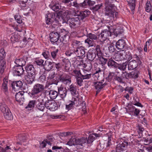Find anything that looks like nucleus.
<instances>
[{"mask_svg":"<svg viewBox=\"0 0 152 152\" xmlns=\"http://www.w3.org/2000/svg\"><path fill=\"white\" fill-rule=\"evenodd\" d=\"M46 23L48 25H51L50 28H55L56 26L58 24L64 25L67 23L68 24V20L67 18L59 17V16L55 17V15L53 14H48L46 15Z\"/></svg>","mask_w":152,"mask_h":152,"instance_id":"1","label":"nucleus"},{"mask_svg":"<svg viewBox=\"0 0 152 152\" xmlns=\"http://www.w3.org/2000/svg\"><path fill=\"white\" fill-rule=\"evenodd\" d=\"M59 76V80H55V79H52L51 82L49 84V85L52 84L59 85L62 86V84L61 83H63L65 85L72 86V84H71V81L70 79L69 78L65 79L63 76V74L60 75Z\"/></svg>","mask_w":152,"mask_h":152,"instance_id":"2","label":"nucleus"},{"mask_svg":"<svg viewBox=\"0 0 152 152\" xmlns=\"http://www.w3.org/2000/svg\"><path fill=\"white\" fill-rule=\"evenodd\" d=\"M109 34L110 37L114 38V29L112 26H111L109 28V31L107 29L102 31L99 35V37L102 41H104L107 39Z\"/></svg>","mask_w":152,"mask_h":152,"instance_id":"3","label":"nucleus"},{"mask_svg":"<svg viewBox=\"0 0 152 152\" xmlns=\"http://www.w3.org/2000/svg\"><path fill=\"white\" fill-rule=\"evenodd\" d=\"M115 67L118 68V69L124 70L126 67L127 63H122L120 55L118 53L115 54Z\"/></svg>","mask_w":152,"mask_h":152,"instance_id":"4","label":"nucleus"},{"mask_svg":"<svg viewBox=\"0 0 152 152\" xmlns=\"http://www.w3.org/2000/svg\"><path fill=\"white\" fill-rule=\"evenodd\" d=\"M45 107L51 111H54L57 110L58 106L54 100H48L45 103Z\"/></svg>","mask_w":152,"mask_h":152,"instance_id":"5","label":"nucleus"},{"mask_svg":"<svg viewBox=\"0 0 152 152\" xmlns=\"http://www.w3.org/2000/svg\"><path fill=\"white\" fill-rule=\"evenodd\" d=\"M87 37L88 38L85 40V42L87 43L89 46H93L95 44V41L98 39L97 35L90 33L88 35Z\"/></svg>","mask_w":152,"mask_h":152,"instance_id":"6","label":"nucleus"},{"mask_svg":"<svg viewBox=\"0 0 152 152\" xmlns=\"http://www.w3.org/2000/svg\"><path fill=\"white\" fill-rule=\"evenodd\" d=\"M62 2L65 4L67 6L70 7L72 5L77 8H79L80 7L82 8H85L86 6V5L84 4L83 2L78 4L76 1L73 2V4L70 2V0H63Z\"/></svg>","mask_w":152,"mask_h":152,"instance_id":"7","label":"nucleus"},{"mask_svg":"<svg viewBox=\"0 0 152 152\" xmlns=\"http://www.w3.org/2000/svg\"><path fill=\"white\" fill-rule=\"evenodd\" d=\"M114 0H106L105 6L106 9L108 10L109 11V13H110L111 16H113L114 11L113 4H112Z\"/></svg>","mask_w":152,"mask_h":152,"instance_id":"8","label":"nucleus"},{"mask_svg":"<svg viewBox=\"0 0 152 152\" xmlns=\"http://www.w3.org/2000/svg\"><path fill=\"white\" fill-rule=\"evenodd\" d=\"M73 52L78 57L84 58L85 57V51L84 48L80 46L73 50Z\"/></svg>","mask_w":152,"mask_h":152,"instance_id":"9","label":"nucleus"},{"mask_svg":"<svg viewBox=\"0 0 152 152\" xmlns=\"http://www.w3.org/2000/svg\"><path fill=\"white\" fill-rule=\"evenodd\" d=\"M23 83L21 81H12L8 80L7 79H4L3 80L2 86H23Z\"/></svg>","mask_w":152,"mask_h":152,"instance_id":"10","label":"nucleus"},{"mask_svg":"<svg viewBox=\"0 0 152 152\" xmlns=\"http://www.w3.org/2000/svg\"><path fill=\"white\" fill-rule=\"evenodd\" d=\"M80 20L78 17L73 18L68 20V24L72 28L78 26L80 24Z\"/></svg>","mask_w":152,"mask_h":152,"instance_id":"11","label":"nucleus"},{"mask_svg":"<svg viewBox=\"0 0 152 152\" xmlns=\"http://www.w3.org/2000/svg\"><path fill=\"white\" fill-rule=\"evenodd\" d=\"M13 73L15 75L20 76L23 75L24 70L22 66H15L13 68Z\"/></svg>","mask_w":152,"mask_h":152,"instance_id":"12","label":"nucleus"},{"mask_svg":"<svg viewBox=\"0 0 152 152\" xmlns=\"http://www.w3.org/2000/svg\"><path fill=\"white\" fill-rule=\"evenodd\" d=\"M50 41L53 43L56 42L60 37L58 31L52 32L50 33Z\"/></svg>","mask_w":152,"mask_h":152,"instance_id":"13","label":"nucleus"},{"mask_svg":"<svg viewBox=\"0 0 152 152\" xmlns=\"http://www.w3.org/2000/svg\"><path fill=\"white\" fill-rule=\"evenodd\" d=\"M25 69L27 72L28 75H33V77L35 75L34 68L33 65L31 64H28L25 67Z\"/></svg>","mask_w":152,"mask_h":152,"instance_id":"14","label":"nucleus"},{"mask_svg":"<svg viewBox=\"0 0 152 152\" xmlns=\"http://www.w3.org/2000/svg\"><path fill=\"white\" fill-rule=\"evenodd\" d=\"M115 26V35L117 37L118 35L122 34L124 32V30L122 25L120 24H118L117 23V24Z\"/></svg>","mask_w":152,"mask_h":152,"instance_id":"15","label":"nucleus"},{"mask_svg":"<svg viewBox=\"0 0 152 152\" xmlns=\"http://www.w3.org/2000/svg\"><path fill=\"white\" fill-rule=\"evenodd\" d=\"M24 92L23 91H19L18 93H17L15 95V99L16 101L20 104H23L24 100L23 96Z\"/></svg>","mask_w":152,"mask_h":152,"instance_id":"16","label":"nucleus"},{"mask_svg":"<svg viewBox=\"0 0 152 152\" xmlns=\"http://www.w3.org/2000/svg\"><path fill=\"white\" fill-rule=\"evenodd\" d=\"M38 101L39 102L36 104V107L39 110L43 111L45 109V102L41 98H39Z\"/></svg>","mask_w":152,"mask_h":152,"instance_id":"17","label":"nucleus"},{"mask_svg":"<svg viewBox=\"0 0 152 152\" xmlns=\"http://www.w3.org/2000/svg\"><path fill=\"white\" fill-rule=\"evenodd\" d=\"M28 57L26 56H23L22 58L16 59L15 63L18 66H23L25 65L26 61L27 60Z\"/></svg>","mask_w":152,"mask_h":152,"instance_id":"18","label":"nucleus"},{"mask_svg":"<svg viewBox=\"0 0 152 152\" xmlns=\"http://www.w3.org/2000/svg\"><path fill=\"white\" fill-rule=\"evenodd\" d=\"M128 143L127 142L120 143L117 145L116 148V152H121L124 150L126 146H127Z\"/></svg>","mask_w":152,"mask_h":152,"instance_id":"19","label":"nucleus"},{"mask_svg":"<svg viewBox=\"0 0 152 152\" xmlns=\"http://www.w3.org/2000/svg\"><path fill=\"white\" fill-rule=\"evenodd\" d=\"M44 86H34L31 91L32 95L38 94L42 91L44 89Z\"/></svg>","mask_w":152,"mask_h":152,"instance_id":"20","label":"nucleus"},{"mask_svg":"<svg viewBox=\"0 0 152 152\" xmlns=\"http://www.w3.org/2000/svg\"><path fill=\"white\" fill-rule=\"evenodd\" d=\"M87 57L90 61H93L96 57V54L95 53L94 50H92V49L89 50L87 53Z\"/></svg>","mask_w":152,"mask_h":152,"instance_id":"21","label":"nucleus"},{"mask_svg":"<svg viewBox=\"0 0 152 152\" xmlns=\"http://www.w3.org/2000/svg\"><path fill=\"white\" fill-rule=\"evenodd\" d=\"M115 4L116 5V6H115V16L116 19H115V20H116L117 19H119L120 18V16L118 13V10L120 8V4L118 2L116 1H115Z\"/></svg>","mask_w":152,"mask_h":152,"instance_id":"22","label":"nucleus"},{"mask_svg":"<svg viewBox=\"0 0 152 152\" xmlns=\"http://www.w3.org/2000/svg\"><path fill=\"white\" fill-rule=\"evenodd\" d=\"M129 113L132 115L137 116L140 113V110L135 108V107L132 106L129 109Z\"/></svg>","mask_w":152,"mask_h":152,"instance_id":"23","label":"nucleus"},{"mask_svg":"<svg viewBox=\"0 0 152 152\" xmlns=\"http://www.w3.org/2000/svg\"><path fill=\"white\" fill-rule=\"evenodd\" d=\"M35 78V75H34V77H33V75L29 76L28 75L26 77L24 81L25 82L26 85L31 84L34 81V80Z\"/></svg>","mask_w":152,"mask_h":152,"instance_id":"24","label":"nucleus"},{"mask_svg":"<svg viewBox=\"0 0 152 152\" xmlns=\"http://www.w3.org/2000/svg\"><path fill=\"white\" fill-rule=\"evenodd\" d=\"M6 61L4 59H0V73L2 74L6 67Z\"/></svg>","mask_w":152,"mask_h":152,"instance_id":"25","label":"nucleus"},{"mask_svg":"<svg viewBox=\"0 0 152 152\" xmlns=\"http://www.w3.org/2000/svg\"><path fill=\"white\" fill-rule=\"evenodd\" d=\"M116 48L118 50L123 49L124 46V42L123 40L119 39L116 43Z\"/></svg>","mask_w":152,"mask_h":152,"instance_id":"26","label":"nucleus"},{"mask_svg":"<svg viewBox=\"0 0 152 152\" xmlns=\"http://www.w3.org/2000/svg\"><path fill=\"white\" fill-rule=\"evenodd\" d=\"M50 7L53 10L55 11H58L61 8V6L60 3L58 2H56L53 5H50Z\"/></svg>","mask_w":152,"mask_h":152,"instance_id":"27","label":"nucleus"},{"mask_svg":"<svg viewBox=\"0 0 152 152\" xmlns=\"http://www.w3.org/2000/svg\"><path fill=\"white\" fill-rule=\"evenodd\" d=\"M58 93L62 96L63 97L66 96L67 91L66 88H64L62 86H61L58 87Z\"/></svg>","mask_w":152,"mask_h":152,"instance_id":"28","label":"nucleus"},{"mask_svg":"<svg viewBox=\"0 0 152 152\" xmlns=\"http://www.w3.org/2000/svg\"><path fill=\"white\" fill-rule=\"evenodd\" d=\"M87 138H76V145H79L83 146L87 141Z\"/></svg>","mask_w":152,"mask_h":152,"instance_id":"29","label":"nucleus"},{"mask_svg":"<svg viewBox=\"0 0 152 152\" xmlns=\"http://www.w3.org/2000/svg\"><path fill=\"white\" fill-rule=\"evenodd\" d=\"M52 63L51 62H48V61H45L43 66L44 68L47 71L50 70L53 68V65L52 64Z\"/></svg>","mask_w":152,"mask_h":152,"instance_id":"30","label":"nucleus"},{"mask_svg":"<svg viewBox=\"0 0 152 152\" xmlns=\"http://www.w3.org/2000/svg\"><path fill=\"white\" fill-rule=\"evenodd\" d=\"M137 67V62L135 61H130L128 64V69L129 70H133Z\"/></svg>","mask_w":152,"mask_h":152,"instance_id":"31","label":"nucleus"},{"mask_svg":"<svg viewBox=\"0 0 152 152\" xmlns=\"http://www.w3.org/2000/svg\"><path fill=\"white\" fill-rule=\"evenodd\" d=\"M82 43L80 41L75 39L72 40V46L74 49L78 47H80L82 45Z\"/></svg>","mask_w":152,"mask_h":152,"instance_id":"32","label":"nucleus"},{"mask_svg":"<svg viewBox=\"0 0 152 152\" xmlns=\"http://www.w3.org/2000/svg\"><path fill=\"white\" fill-rule=\"evenodd\" d=\"M70 90L72 94L73 95H75V96L76 97H78V92L77 90L76 86H70Z\"/></svg>","mask_w":152,"mask_h":152,"instance_id":"33","label":"nucleus"},{"mask_svg":"<svg viewBox=\"0 0 152 152\" xmlns=\"http://www.w3.org/2000/svg\"><path fill=\"white\" fill-rule=\"evenodd\" d=\"M0 110L3 114L10 111L8 107L4 103L1 104L0 105Z\"/></svg>","mask_w":152,"mask_h":152,"instance_id":"34","label":"nucleus"},{"mask_svg":"<svg viewBox=\"0 0 152 152\" xmlns=\"http://www.w3.org/2000/svg\"><path fill=\"white\" fill-rule=\"evenodd\" d=\"M76 138L72 137L68 141L66 144L70 146L76 145Z\"/></svg>","mask_w":152,"mask_h":152,"instance_id":"35","label":"nucleus"},{"mask_svg":"<svg viewBox=\"0 0 152 152\" xmlns=\"http://www.w3.org/2000/svg\"><path fill=\"white\" fill-rule=\"evenodd\" d=\"M58 32L59 34L60 37L66 36L68 33V31H66L64 29H61L59 28L58 29Z\"/></svg>","mask_w":152,"mask_h":152,"instance_id":"36","label":"nucleus"},{"mask_svg":"<svg viewBox=\"0 0 152 152\" xmlns=\"http://www.w3.org/2000/svg\"><path fill=\"white\" fill-rule=\"evenodd\" d=\"M4 116L5 118L8 120H12L13 118V116L12 113L10 111L4 114Z\"/></svg>","mask_w":152,"mask_h":152,"instance_id":"37","label":"nucleus"},{"mask_svg":"<svg viewBox=\"0 0 152 152\" xmlns=\"http://www.w3.org/2000/svg\"><path fill=\"white\" fill-rule=\"evenodd\" d=\"M129 4L132 11L134 10L135 8V0H126Z\"/></svg>","mask_w":152,"mask_h":152,"instance_id":"38","label":"nucleus"},{"mask_svg":"<svg viewBox=\"0 0 152 152\" xmlns=\"http://www.w3.org/2000/svg\"><path fill=\"white\" fill-rule=\"evenodd\" d=\"M51 99H55L58 95V92L56 91H50L49 93Z\"/></svg>","mask_w":152,"mask_h":152,"instance_id":"39","label":"nucleus"},{"mask_svg":"<svg viewBox=\"0 0 152 152\" xmlns=\"http://www.w3.org/2000/svg\"><path fill=\"white\" fill-rule=\"evenodd\" d=\"M92 50H94L95 53L97 55L98 58L101 56L102 52L100 50V46L99 45L96 46L95 49Z\"/></svg>","mask_w":152,"mask_h":152,"instance_id":"40","label":"nucleus"},{"mask_svg":"<svg viewBox=\"0 0 152 152\" xmlns=\"http://www.w3.org/2000/svg\"><path fill=\"white\" fill-rule=\"evenodd\" d=\"M85 12H86L85 11L80 12L79 14H78L77 15L78 17H77L79 18V20H80V19L83 20L87 16L88 14L87 12H86V13H85Z\"/></svg>","mask_w":152,"mask_h":152,"instance_id":"41","label":"nucleus"},{"mask_svg":"<svg viewBox=\"0 0 152 152\" xmlns=\"http://www.w3.org/2000/svg\"><path fill=\"white\" fill-rule=\"evenodd\" d=\"M69 104H66V109L68 110H69L72 109L73 107L74 106V105H75V102L72 103V102L71 101H69Z\"/></svg>","mask_w":152,"mask_h":152,"instance_id":"42","label":"nucleus"},{"mask_svg":"<svg viewBox=\"0 0 152 152\" xmlns=\"http://www.w3.org/2000/svg\"><path fill=\"white\" fill-rule=\"evenodd\" d=\"M95 139V137L93 135L90 134L89 135L88 139L87 140V143L90 144L92 143Z\"/></svg>","mask_w":152,"mask_h":152,"instance_id":"43","label":"nucleus"},{"mask_svg":"<svg viewBox=\"0 0 152 152\" xmlns=\"http://www.w3.org/2000/svg\"><path fill=\"white\" fill-rule=\"evenodd\" d=\"M151 6L150 1H147L146 4L145 10L146 12H149L151 10Z\"/></svg>","mask_w":152,"mask_h":152,"instance_id":"44","label":"nucleus"},{"mask_svg":"<svg viewBox=\"0 0 152 152\" xmlns=\"http://www.w3.org/2000/svg\"><path fill=\"white\" fill-rule=\"evenodd\" d=\"M36 64L40 66H44V60L42 59H36L35 61Z\"/></svg>","mask_w":152,"mask_h":152,"instance_id":"45","label":"nucleus"},{"mask_svg":"<svg viewBox=\"0 0 152 152\" xmlns=\"http://www.w3.org/2000/svg\"><path fill=\"white\" fill-rule=\"evenodd\" d=\"M37 104V103H36V101L35 100H33L30 101L28 104V105L26 106V108L28 107H33L34 106L35 104Z\"/></svg>","mask_w":152,"mask_h":152,"instance_id":"46","label":"nucleus"},{"mask_svg":"<svg viewBox=\"0 0 152 152\" xmlns=\"http://www.w3.org/2000/svg\"><path fill=\"white\" fill-rule=\"evenodd\" d=\"M6 54L4 50L1 48L0 50V59H4Z\"/></svg>","mask_w":152,"mask_h":152,"instance_id":"47","label":"nucleus"},{"mask_svg":"<svg viewBox=\"0 0 152 152\" xmlns=\"http://www.w3.org/2000/svg\"><path fill=\"white\" fill-rule=\"evenodd\" d=\"M58 50V49H57L51 52V55L53 59H56V58Z\"/></svg>","mask_w":152,"mask_h":152,"instance_id":"48","label":"nucleus"},{"mask_svg":"<svg viewBox=\"0 0 152 152\" xmlns=\"http://www.w3.org/2000/svg\"><path fill=\"white\" fill-rule=\"evenodd\" d=\"M11 42L12 43L18 41V36L16 34H15L12 36L10 38Z\"/></svg>","mask_w":152,"mask_h":152,"instance_id":"49","label":"nucleus"},{"mask_svg":"<svg viewBox=\"0 0 152 152\" xmlns=\"http://www.w3.org/2000/svg\"><path fill=\"white\" fill-rule=\"evenodd\" d=\"M46 143L50 145H51L52 144L50 142V141H48L47 140H45L40 144V146L43 148L46 146Z\"/></svg>","mask_w":152,"mask_h":152,"instance_id":"50","label":"nucleus"},{"mask_svg":"<svg viewBox=\"0 0 152 152\" xmlns=\"http://www.w3.org/2000/svg\"><path fill=\"white\" fill-rule=\"evenodd\" d=\"M1 146H2L1 144H0V152H6L7 150L11 149L10 146H7L5 148H3Z\"/></svg>","mask_w":152,"mask_h":152,"instance_id":"51","label":"nucleus"},{"mask_svg":"<svg viewBox=\"0 0 152 152\" xmlns=\"http://www.w3.org/2000/svg\"><path fill=\"white\" fill-rule=\"evenodd\" d=\"M139 130L138 131L139 135L140 137H142L143 136L142 134V132H145V131H144V128L142 127L141 126H139L138 127Z\"/></svg>","mask_w":152,"mask_h":152,"instance_id":"52","label":"nucleus"},{"mask_svg":"<svg viewBox=\"0 0 152 152\" xmlns=\"http://www.w3.org/2000/svg\"><path fill=\"white\" fill-rule=\"evenodd\" d=\"M108 65L111 68H113L114 67V61L112 58L109 59L108 63Z\"/></svg>","mask_w":152,"mask_h":152,"instance_id":"53","label":"nucleus"},{"mask_svg":"<svg viewBox=\"0 0 152 152\" xmlns=\"http://www.w3.org/2000/svg\"><path fill=\"white\" fill-rule=\"evenodd\" d=\"M99 63L102 64V66L104 65L106 63L107 61V60L103 58V57H99Z\"/></svg>","mask_w":152,"mask_h":152,"instance_id":"54","label":"nucleus"},{"mask_svg":"<svg viewBox=\"0 0 152 152\" xmlns=\"http://www.w3.org/2000/svg\"><path fill=\"white\" fill-rule=\"evenodd\" d=\"M144 143L145 145H148L152 142V139L151 138L144 139Z\"/></svg>","mask_w":152,"mask_h":152,"instance_id":"55","label":"nucleus"},{"mask_svg":"<svg viewBox=\"0 0 152 152\" xmlns=\"http://www.w3.org/2000/svg\"><path fill=\"white\" fill-rule=\"evenodd\" d=\"M14 18L15 19L18 23L19 24H20L22 23V19L19 15H15L14 16Z\"/></svg>","mask_w":152,"mask_h":152,"instance_id":"56","label":"nucleus"},{"mask_svg":"<svg viewBox=\"0 0 152 152\" xmlns=\"http://www.w3.org/2000/svg\"><path fill=\"white\" fill-rule=\"evenodd\" d=\"M60 41L64 44L66 43L68 41V38H66V36H62L61 37Z\"/></svg>","mask_w":152,"mask_h":152,"instance_id":"57","label":"nucleus"},{"mask_svg":"<svg viewBox=\"0 0 152 152\" xmlns=\"http://www.w3.org/2000/svg\"><path fill=\"white\" fill-rule=\"evenodd\" d=\"M42 55L45 59L48 58L50 56V53L48 51H45L43 52Z\"/></svg>","mask_w":152,"mask_h":152,"instance_id":"58","label":"nucleus"},{"mask_svg":"<svg viewBox=\"0 0 152 152\" xmlns=\"http://www.w3.org/2000/svg\"><path fill=\"white\" fill-rule=\"evenodd\" d=\"M114 76V73L113 72L109 73L108 77L106 79L108 81H110L113 79V78Z\"/></svg>","mask_w":152,"mask_h":152,"instance_id":"59","label":"nucleus"},{"mask_svg":"<svg viewBox=\"0 0 152 152\" xmlns=\"http://www.w3.org/2000/svg\"><path fill=\"white\" fill-rule=\"evenodd\" d=\"M91 74H85L83 75L82 74L81 75L82 79H89L91 77Z\"/></svg>","mask_w":152,"mask_h":152,"instance_id":"60","label":"nucleus"},{"mask_svg":"<svg viewBox=\"0 0 152 152\" xmlns=\"http://www.w3.org/2000/svg\"><path fill=\"white\" fill-rule=\"evenodd\" d=\"M84 4L86 6L88 5L91 6L94 4V2L91 1L90 0H85L83 1Z\"/></svg>","mask_w":152,"mask_h":152,"instance_id":"61","label":"nucleus"},{"mask_svg":"<svg viewBox=\"0 0 152 152\" xmlns=\"http://www.w3.org/2000/svg\"><path fill=\"white\" fill-rule=\"evenodd\" d=\"M102 5L103 4L102 3H101L99 4L96 5L95 6L93 7L92 8V9L94 10L95 11H97L102 6Z\"/></svg>","mask_w":152,"mask_h":152,"instance_id":"62","label":"nucleus"},{"mask_svg":"<svg viewBox=\"0 0 152 152\" xmlns=\"http://www.w3.org/2000/svg\"><path fill=\"white\" fill-rule=\"evenodd\" d=\"M72 74H74V75L77 77L79 75H82L80 70H78L76 69L73 71Z\"/></svg>","mask_w":152,"mask_h":152,"instance_id":"63","label":"nucleus"},{"mask_svg":"<svg viewBox=\"0 0 152 152\" xmlns=\"http://www.w3.org/2000/svg\"><path fill=\"white\" fill-rule=\"evenodd\" d=\"M58 103L59 105V107H63L64 105V99H62L59 100L58 102Z\"/></svg>","mask_w":152,"mask_h":152,"instance_id":"64","label":"nucleus"}]
</instances>
